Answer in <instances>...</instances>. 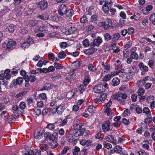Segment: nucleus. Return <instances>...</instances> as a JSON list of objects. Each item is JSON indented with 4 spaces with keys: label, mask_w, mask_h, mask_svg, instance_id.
<instances>
[{
    "label": "nucleus",
    "mask_w": 155,
    "mask_h": 155,
    "mask_svg": "<svg viewBox=\"0 0 155 155\" xmlns=\"http://www.w3.org/2000/svg\"><path fill=\"white\" fill-rule=\"evenodd\" d=\"M130 57L133 59L137 60L138 59V55L134 51H133L130 54Z\"/></svg>",
    "instance_id": "393cba45"
},
{
    "label": "nucleus",
    "mask_w": 155,
    "mask_h": 155,
    "mask_svg": "<svg viewBox=\"0 0 155 155\" xmlns=\"http://www.w3.org/2000/svg\"><path fill=\"white\" fill-rule=\"evenodd\" d=\"M85 132V130L84 128H82L81 129L76 128L73 130V133L75 136L77 137L80 136H82Z\"/></svg>",
    "instance_id": "20e7f679"
},
{
    "label": "nucleus",
    "mask_w": 155,
    "mask_h": 155,
    "mask_svg": "<svg viewBox=\"0 0 155 155\" xmlns=\"http://www.w3.org/2000/svg\"><path fill=\"white\" fill-rule=\"evenodd\" d=\"M129 55V52L127 50L123 51V57L125 58H127Z\"/></svg>",
    "instance_id": "79ce46f5"
},
{
    "label": "nucleus",
    "mask_w": 155,
    "mask_h": 155,
    "mask_svg": "<svg viewBox=\"0 0 155 155\" xmlns=\"http://www.w3.org/2000/svg\"><path fill=\"white\" fill-rule=\"evenodd\" d=\"M120 83V80L118 78H113L111 82V84L113 86H117Z\"/></svg>",
    "instance_id": "6ab92c4d"
},
{
    "label": "nucleus",
    "mask_w": 155,
    "mask_h": 155,
    "mask_svg": "<svg viewBox=\"0 0 155 155\" xmlns=\"http://www.w3.org/2000/svg\"><path fill=\"white\" fill-rule=\"evenodd\" d=\"M49 113L50 115H53L56 112L57 113V110L56 108H50L49 110Z\"/></svg>",
    "instance_id": "a19ab883"
},
{
    "label": "nucleus",
    "mask_w": 155,
    "mask_h": 155,
    "mask_svg": "<svg viewBox=\"0 0 155 155\" xmlns=\"http://www.w3.org/2000/svg\"><path fill=\"white\" fill-rule=\"evenodd\" d=\"M87 66L89 70L92 72H94L96 71L97 70V69L92 64H89L87 65Z\"/></svg>",
    "instance_id": "b1692460"
},
{
    "label": "nucleus",
    "mask_w": 155,
    "mask_h": 155,
    "mask_svg": "<svg viewBox=\"0 0 155 155\" xmlns=\"http://www.w3.org/2000/svg\"><path fill=\"white\" fill-rule=\"evenodd\" d=\"M105 112L108 116H109L112 113V111L110 108L107 107L106 108Z\"/></svg>",
    "instance_id": "3c124183"
},
{
    "label": "nucleus",
    "mask_w": 155,
    "mask_h": 155,
    "mask_svg": "<svg viewBox=\"0 0 155 155\" xmlns=\"http://www.w3.org/2000/svg\"><path fill=\"white\" fill-rule=\"evenodd\" d=\"M26 72L24 70H22L20 71V74L22 76H24V79L25 81V86L26 87H28L29 86V77L28 75L26 74Z\"/></svg>",
    "instance_id": "423d86ee"
},
{
    "label": "nucleus",
    "mask_w": 155,
    "mask_h": 155,
    "mask_svg": "<svg viewBox=\"0 0 155 155\" xmlns=\"http://www.w3.org/2000/svg\"><path fill=\"white\" fill-rule=\"evenodd\" d=\"M34 114H35L38 116H39V115L41 113V110L37 108H35L34 109Z\"/></svg>",
    "instance_id": "5fc2aeb1"
},
{
    "label": "nucleus",
    "mask_w": 155,
    "mask_h": 155,
    "mask_svg": "<svg viewBox=\"0 0 155 155\" xmlns=\"http://www.w3.org/2000/svg\"><path fill=\"white\" fill-rule=\"evenodd\" d=\"M111 20H108L102 22L101 23V25H100V26H103L104 28L105 29H107L111 25Z\"/></svg>",
    "instance_id": "9d476101"
},
{
    "label": "nucleus",
    "mask_w": 155,
    "mask_h": 155,
    "mask_svg": "<svg viewBox=\"0 0 155 155\" xmlns=\"http://www.w3.org/2000/svg\"><path fill=\"white\" fill-rule=\"evenodd\" d=\"M107 96V94L106 93H104L101 95L99 97L100 101L101 102H103L106 98Z\"/></svg>",
    "instance_id": "cd10ccee"
},
{
    "label": "nucleus",
    "mask_w": 155,
    "mask_h": 155,
    "mask_svg": "<svg viewBox=\"0 0 155 155\" xmlns=\"http://www.w3.org/2000/svg\"><path fill=\"white\" fill-rule=\"evenodd\" d=\"M43 60V58H41V59H40L37 64V66L39 67H41L43 65L42 60Z\"/></svg>",
    "instance_id": "052dcab7"
},
{
    "label": "nucleus",
    "mask_w": 155,
    "mask_h": 155,
    "mask_svg": "<svg viewBox=\"0 0 155 155\" xmlns=\"http://www.w3.org/2000/svg\"><path fill=\"white\" fill-rule=\"evenodd\" d=\"M54 67L56 69H60L63 67L60 66V64H58V63H54Z\"/></svg>",
    "instance_id": "69168bd1"
},
{
    "label": "nucleus",
    "mask_w": 155,
    "mask_h": 155,
    "mask_svg": "<svg viewBox=\"0 0 155 155\" xmlns=\"http://www.w3.org/2000/svg\"><path fill=\"white\" fill-rule=\"evenodd\" d=\"M48 145L51 149H54L58 146V143L56 141H51L48 142Z\"/></svg>",
    "instance_id": "4468645a"
},
{
    "label": "nucleus",
    "mask_w": 155,
    "mask_h": 155,
    "mask_svg": "<svg viewBox=\"0 0 155 155\" xmlns=\"http://www.w3.org/2000/svg\"><path fill=\"white\" fill-rule=\"evenodd\" d=\"M26 106V103L24 102H21L20 103V107L22 109H24L25 107Z\"/></svg>",
    "instance_id": "774afa93"
},
{
    "label": "nucleus",
    "mask_w": 155,
    "mask_h": 155,
    "mask_svg": "<svg viewBox=\"0 0 155 155\" xmlns=\"http://www.w3.org/2000/svg\"><path fill=\"white\" fill-rule=\"evenodd\" d=\"M152 121L153 118L151 117H148L145 119L144 122L145 123L149 124H150Z\"/></svg>",
    "instance_id": "49530a36"
},
{
    "label": "nucleus",
    "mask_w": 155,
    "mask_h": 155,
    "mask_svg": "<svg viewBox=\"0 0 155 155\" xmlns=\"http://www.w3.org/2000/svg\"><path fill=\"white\" fill-rule=\"evenodd\" d=\"M56 108L57 113L58 114H61L65 109V106L64 104H61L60 105L56 107Z\"/></svg>",
    "instance_id": "9b49d317"
},
{
    "label": "nucleus",
    "mask_w": 155,
    "mask_h": 155,
    "mask_svg": "<svg viewBox=\"0 0 155 155\" xmlns=\"http://www.w3.org/2000/svg\"><path fill=\"white\" fill-rule=\"evenodd\" d=\"M143 113L146 114L151 115V113L149 109L147 107H144L143 110Z\"/></svg>",
    "instance_id": "2f4dec72"
},
{
    "label": "nucleus",
    "mask_w": 155,
    "mask_h": 155,
    "mask_svg": "<svg viewBox=\"0 0 155 155\" xmlns=\"http://www.w3.org/2000/svg\"><path fill=\"white\" fill-rule=\"evenodd\" d=\"M23 79L22 78L19 77L16 79H14L12 81V83L14 85H16L17 84L20 85L23 82Z\"/></svg>",
    "instance_id": "ddd939ff"
},
{
    "label": "nucleus",
    "mask_w": 155,
    "mask_h": 155,
    "mask_svg": "<svg viewBox=\"0 0 155 155\" xmlns=\"http://www.w3.org/2000/svg\"><path fill=\"white\" fill-rule=\"evenodd\" d=\"M95 108L93 105H90L88 107V111L90 113L93 114L94 112Z\"/></svg>",
    "instance_id": "c9c22d12"
},
{
    "label": "nucleus",
    "mask_w": 155,
    "mask_h": 155,
    "mask_svg": "<svg viewBox=\"0 0 155 155\" xmlns=\"http://www.w3.org/2000/svg\"><path fill=\"white\" fill-rule=\"evenodd\" d=\"M73 12V11L72 9H69L63 15L65 17H68L66 18V19L71 18V17L72 15V12Z\"/></svg>",
    "instance_id": "f3484780"
},
{
    "label": "nucleus",
    "mask_w": 155,
    "mask_h": 155,
    "mask_svg": "<svg viewBox=\"0 0 155 155\" xmlns=\"http://www.w3.org/2000/svg\"><path fill=\"white\" fill-rule=\"evenodd\" d=\"M16 45V42L12 39L5 41L3 44V46L7 50H12L14 48Z\"/></svg>",
    "instance_id": "f257e3e1"
},
{
    "label": "nucleus",
    "mask_w": 155,
    "mask_h": 155,
    "mask_svg": "<svg viewBox=\"0 0 155 155\" xmlns=\"http://www.w3.org/2000/svg\"><path fill=\"white\" fill-rule=\"evenodd\" d=\"M27 93V92L26 91H23L22 92H21L18 94H16V97L17 98H19L20 97L24 95H25Z\"/></svg>",
    "instance_id": "8fccbe9b"
},
{
    "label": "nucleus",
    "mask_w": 155,
    "mask_h": 155,
    "mask_svg": "<svg viewBox=\"0 0 155 155\" xmlns=\"http://www.w3.org/2000/svg\"><path fill=\"white\" fill-rule=\"evenodd\" d=\"M58 134L57 133H54L53 134H51L50 135L48 139L49 141H56L57 140Z\"/></svg>",
    "instance_id": "a211bd4d"
},
{
    "label": "nucleus",
    "mask_w": 155,
    "mask_h": 155,
    "mask_svg": "<svg viewBox=\"0 0 155 155\" xmlns=\"http://www.w3.org/2000/svg\"><path fill=\"white\" fill-rule=\"evenodd\" d=\"M127 30L128 31V33L129 35L132 34L134 31V28L133 27L128 28Z\"/></svg>",
    "instance_id": "bf43d9fd"
},
{
    "label": "nucleus",
    "mask_w": 155,
    "mask_h": 155,
    "mask_svg": "<svg viewBox=\"0 0 155 155\" xmlns=\"http://www.w3.org/2000/svg\"><path fill=\"white\" fill-rule=\"evenodd\" d=\"M111 124L109 120H107L104 121L103 124L102 125V129L104 132H106L109 131L112 128Z\"/></svg>",
    "instance_id": "f03ea898"
},
{
    "label": "nucleus",
    "mask_w": 155,
    "mask_h": 155,
    "mask_svg": "<svg viewBox=\"0 0 155 155\" xmlns=\"http://www.w3.org/2000/svg\"><path fill=\"white\" fill-rule=\"evenodd\" d=\"M102 38L100 37H98L96 39H95L93 41V44L94 46H98L101 44L102 43Z\"/></svg>",
    "instance_id": "dca6fc26"
},
{
    "label": "nucleus",
    "mask_w": 155,
    "mask_h": 155,
    "mask_svg": "<svg viewBox=\"0 0 155 155\" xmlns=\"http://www.w3.org/2000/svg\"><path fill=\"white\" fill-rule=\"evenodd\" d=\"M105 40L106 41H109L111 39V36L108 33H107L104 35Z\"/></svg>",
    "instance_id": "09e8293b"
},
{
    "label": "nucleus",
    "mask_w": 155,
    "mask_h": 155,
    "mask_svg": "<svg viewBox=\"0 0 155 155\" xmlns=\"http://www.w3.org/2000/svg\"><path fill=\"white\" fill-rule=\"evenodd\" d=\"M102 65L103 66L104 69L107 71H108L110 69V65L107 64L106 63L103 62L101 63Z\"/></svg>",
    "instance_id": "473e14b6"
},
{
    "label": "nucleus",
    "mask_w": 155,
    "mask_h": 155,
    "mask_svg": "<svg viewBox=\"0 0 155 155\" xmlns=\"http://www.w3.org/2000/svg\"><path fill=\"white\" fill-rule=\"evenodd\" d=\"M123 123L125 125H127L130 124L129 120H127L125 118H124L122 120Z\"/></svg>",
    "instance_id": "0e129e2a"
},
{
    "label": "nucleus",
    "mask_w": 155,
    "mask_h": 155,
    "mask_svg": "<svg viewBox=\"0 0 155 155\" xmlns=\"http://www.w3.org/2000/svg\"><path fill=\"white\" fill-rule=\"evenodd\" d=\"M67 7L64 5H61L58 11L59 14L61 15H63L68 10Z\"/></svg>",
    "instance_id": "1a4fd4ad"
},
{
    "label": "nucleus",
    "mask_w": 155,
    "mask_h": 155,
    "mask_svg": "<svg viewBox=\"0 0 155 155\" xmlns=\"http://www.w3.org/2000/svg\"><path fill=\"white\" fill-rule=\"evenodd\" d=\"M38 98L41 100H45L47 99L46 94L45 93L40 94L38 95Z\"/></svg>",
    "instance_id": "c756f323"
},
{
    "label": "nucleus",
    "mask_w": 155,
    "mask_h": 155,
    "mask_svg": "<svg viewBox=\"0 0 155 155\" xmlns=\"http://www.w3.org/2000/svg\"><path fill=\"white\" fill-rule=\"evenodd\" d=\"M41 151L35 149L34 150L30 149V155H41Z\"/></svg>",
    "instance_id": "4be33fe9"
},
{
    "label": "nucleus",
    "mask_w": 155,
    "mask_h": 155,
    "mask_svg": "<svg viewBox=\"0 0 155 155\" xmlns=\"http://www.w3.org/2000/svg\"><path fill=\"white\" fill-rule=\"evenodd\" d=\"M125 23L124 20H120L119 22L118 23V26L121 27L126 25Z\"/></svg>",
    "instance_id": "864d4df0"
},
{
    "label": "nucleus",
    "mask_w": 155,
    "mask_h": 155,
    "mask_svg": "<svg viewBox=\"0 0 155 155\" xmlns=\"http://www.w3.org/2000/svg\"><path fill=\"white\" fill-rule=\"evenodd\" d=\"M41 128L38 127L35 130V138L36 139L38 138L40 136L42 135V133L41 132Z\"/></svg>",
    "instance_id": "2eb2a0df"
},
{
    "label": "nucleus",
    "mask_w": 155,
    "mask_h": 155,
    "mask_svg": "<svg viewBox=\"0 0 155 155\" xmlns=\"http://www.w3.org/2000/svg\"><path fill=\"white\" fill-rule=\"evenodd\" d=\"M106 140L113 143L115 145H117V140L116 138L112 135H108L106 138Z\"/></svg>",
    "instance_id": "f8f14e48"
},
{
    "label": "nucleus",
    "mask_w": 155,
    "mask_h": 155,
    "mask_svg": "<svg viewBox=\"0 0 155 155\" xmlns=\"http://www.w3.org/2000/svg\"><path fill=\"white\" fill-rule=\"evenodd\" d=\"M83 44L84 46L85 47H88L90 45L89 41L87 39H85L84 40L83 42Z\"/></svg>",
    "instance_id": "13d9d810"
},
{
    "label": "nucleus",
    "mask_w": 155,
    "mask_h": 155,
    "mask_svg": "<svg viewBox=\"0 0 155 155\" xmlns=\"http://www.w3.org/2000/svg\"><path fill=\"white\" fill-rule=\"evenodd\" d=\"M38 5L41 10L46 9L48 7V3L45 0H44L40 2Z\"/></svg>",
    "instance_id": "6e6552de"
},
{
    "label": "nucleus",
    "mask_w": 155,
    "mask_h": 155,
    "mask_svg": "<svg viewBox=\"0 0 155 155\" xmlns=\"http://www.w3.org/2000/svg\"><path fill=\"white\" fill-rule=\"evenodd\" d=\"M85 144L86 146L87 147L91 146H93L92 141L90 140H86V142Z\"/></svg>",
    "instance_id": "6e6d98bb"
},
{
    "label": "nucleus",
    "mask_w": 155,
    "mask_h": 155,
    "mask_svg": "<svg viewBox=\"0 0 155 155\" xmlns=\"http://www.w3.org/2000/svg\"><path fill=\"white\" fill-rule=\"evenodd\" d=\"M47 27H48L47 25H43V26H38L36 28V30H35V31H37V30H38V31H45L47 30Z\"/></svg>",
    "instance_id": "aec40b11"
},
{
    "label": "nucleus",
    "mask_w": 155,
    "mask_h": 155,
    "mask_svg": "<svg viewBox=\"0 0 155 155\" xmlns=\"http://www.w3.org/2000/svg\"><path fill=\"white\" fill-rule=\"evenodd\" d=\"M37 92H35L31 96V97L30 98V102L32 103L33 99H36V98Z\"/></svg>",
    "instance_id": "de8ad7c7"
},
{
    "label": "nucleus",
    "mask_w": 155,
    "mask_h": 155,
    "mask_svg": "<svg viewBox=\"0 0 155 155\" xmlns=\"http://www.w3.org/2000/svg\"><path fill=\"white\" fill-rule=\"evenodd\" d=\"M28 43L29 42L28 41H27L26 42H24L21 45L22 48L24 49L26 48H28L29 44Z\"/></svg>",
    "instance_id": "338daca9"
},
{
    "label": "nucleus",
    "mask_w": 155,
    "mask_h": 155,
    "mask_svg": "<svg viewBox=\"0 0 155 155\" xmlns=\"http://www.w3.org/2000/svg\"><path fill=\"white\" fill-rule=\"evenodd\" d=\"M52 88L51 84H45L44 85L43 87L41 88L40 91H42L44 90H48Z\"/></svg>",
    "instance_id": "5701e85b"
},
{
    "label": "nucleus",
    "mask_w": 155,
    "mask_h": 155,
    "mask_svg": "<svg viewBox=\"0 0 155 155\" xmlns=\"http://www.w3.org/2000/svg\"><path fill=\"white\" fill-rule=\"evenodd\" d=\"M86 87L83 84H81L79 87V90L80 93L82 94L86 89Z\"/></svg>",
    "instance_id": "c85d7f7f"
},
{
    "label": "nucleus",
    "mask_w": 155,
    "mask_h": 155,
    "mask_svg": "<svg viewBox=\"0 0 155 155\" xmlns=\"http://www.w3.org/2000/svg\"><path fill=\"white\" fill-rule=\"evenodd\" d=\"M55 128V125L54 123H48L46 126V128L49 130H53Z\"/></svg>",
    "instance_id": "7c9ffc66"
},
{
    "label": "nucleus",
    "mask_w": 155,
    "mask_h": 155,
    "mask_svg": "<svg viewBox=\"0 0 155 155\" xmlns=\"http://www.w3.org/2000/svg\"><path fill=\"white\" fill-rule=\"evenodd\" d=\"M120 37V35L119 33L115 34L111 36V40L114 42L116 41L119 40Z\"/></svg>",
    "instance_id": "412c9836"
},
{
    "label": "nucleus",
    "mask_w": 155,
    "mask_h": 155,
    "mask_svg": "<svg viewBox=\"0 0 155 155\" xmlns=\"http://www.w3.org/2000/svg\"><path fill=\"white\" fill-rule=\"evenodd\" d=\"M127 97V95L126 94L121 93L120 92H118L113 95V99H116L119 101L121 99H126Z\"/></svg>",
    "instance_id": "7ed1b4c3"
},
{
    "label": "nucleus",
    "mask_w": 155,
    "mask_h": 155,
    "mask_svg": "<svg viewBox=\"0 0 155 155\" xmlns=\"http://www.w3.org/2000/svg\"><path fill=\"white\" fill-rule=\"evenodd\" d=\"M7 28L8 31L10 32H13L15 29V26L12 25H11L8 26Z\"/></svg>",
    "instance_id": "72a5a7b5"
},
{
    "label": "nucleus",
    "mask_w": 155,
    "mask_h": 155,
    "mask_svg": "<svg viewBox=\"0 0 155 155\" xmlns=\"http://www.w3.org/2000/svg\"><path fill=\"white\" fill-rule=\"evenodd\" d=\"M135 110L136 113L138 114H140L143 111V110L141 107H139V106H137L135 108Z\"/></svg>",
    "instance_id": "c03bdc74"
},
{
    "label": "nucleus",
    "mask_w": 155,
    "mask_h": 155,
    "mask_svg": "<svg viewBox=\"0 0 155 155\" xmlns=\"http://www.w3.org/2000/svg\"><path fill=\"white\" fill-rule=\"evenodd\" d=\"M84 53L87 54H92L94 53V51H92V48L89 49L84 51Z\"/></svg>",
    "instance_id": "603ef678"
},
{
    "label": "nucleus",
    "mask_w": 155,
    "mask_h": 155,
    "mask_svg": "<svg viewBox=\"0 0 155 155\" xmlns=\"http://www.w3.org/2000/svg\"><path fill=\"white\" fill-rule=\"evenodd\" d=\"M102 7L103 11L105 13H107L108 12L109 10V8L107 5L104 4L102 6Z\"/></svg>",
    "instance_id": "4c0bfd02"
},
{
    "label": "nucleus",
    "mask_w": 155,
    "mask_h": 155,
    "mask_svg": "<svg viewBox=\"0 0 155 155\" xmlns=\"http://www.w3.org/2000/svg\"><path fill=\"white\" fill-rule=\"evenodd\" d=\"M145 92V90L143 88H141L138 89L137 91L138 96L143 95Z\"/></svg>",
    "instance_id": "e433bc0d"
},
{
    "label": "nucleus",
    "mask_w": 155,
    "mask_h": 155,
    "mask_svg": "<svg viewBox=\"0 0 155 155\" xmlns=\"http://www.w3.org/2000/svg\"><path fill=\"white\" fill-rule=\"evenodd\" d=\"M20 70L19 67H16L13 68L12 70L11 73L12 74H15L18 73L19 70Z\"/></svg>",
    "instance_id": "ea45409f"
},
{
    "label": "nucleus",
    "mask_w": 155,
    "mask_h": 155,
    "mask_svg": "<svg viewBox=\"0 0 155 155\" xmlns=\"http://www.w3.org/2000/svg\"><path fill=\"white\" fill-rule=\"evenodd\" d=\"M93 91L94 92L98 94H100L104 91V89L103 88V86L100 84L95 86L93 89Z\"/></svg>",
    "instance_id": "0eeeda50"
},
{
    "label": "nucleus",
    "mask_w": 155,
    "mask_h": 155,
    "mask_svg": "<svg viewBox=\"0 0 155 155\" xmlns=\"http://www.w3.org/2000/svg\"><path fill=\"white\" fill-rule=\"evenodd\" d=\"M142 145L143 148L147 150H149L150 148L149 143L148 141H146L145 142H143L142 143Z\"/></svg>",
    "instance_id": "a878e982"
},
{
    "label": "nucleus",
    "mask_w": 155,
    "mask_h": 155,
    "mask_svg": "<svg viewBox=\"0 0 155 155\" xmlns=\"http://www.w3.org/2000/svg\"><path fill=\"white\" fill-rule=\"evenodd\" d=\"M103 145L105 148L108 149H110L112 147V145L111 144L107 142L103 143Z\"/></svg>",
    "instance_id": "58836bf2"
},
{
    "label": "nucleus",
    "mask_w": 155,
    "mask_h": 155,
    "mask_svg": "<svg viewBox=\"0 0 155 155\" xmlns=\"http://www.w3.org/2000/svg\"><path fill=\"white\" fill-rule=\"evenodd\" d=\"M111 78V75L108 74L105 75L103 79V81H109Z\"/></svg>",
    "instance_id": "37998d69"
},
{
    "label": "nucleus",
    "mask_w": 155,
    "mask_h": 155,
    "mask_svg": "<svg viewBox=\"0 0 155 155\" xmlns=\"http://www.w3.org/2000/svg\"><path fill=\"white\" fill-rule=\"evenodd\" d=\"M155 61L154 60H150L148 63V64L149 66L151 68H152L154 65Z\"/></svg>",
    "instance_id": "4d7b16f0"
},
{
    "label": "nucleus",
    "mask_w": 155,
    "mask_h": 155,
    "mask_svg": "<svg viewBox=\"0 0 155 155\" xmlns=\"http://www.w3.org/2000/svg\"><path fill=\"white\" fill-rule=\"evenodd\" d=\"M90 81L91 79H90L89 77H85L83 81V84L86 87L89 84Z\"/></svg>",
    "instance_id": "bb28decb"
},
{
    "label": "nucleus",
    "mask_w": 155,
    "mask_h": 155,
    "mask_svg": "<svg viewBox=\"0 0 155 155\" xmlns=\"http://www.w3.org/2000/svg\"><path fill=\"white\" fill-rule=\"evenodd\" d=\"M132 42L130 41L128 42L125 46V48L127 49L130 48L132 45Z\"/></svg>",
    "instance_id": "680f3d73"
},
{
    "label": "nucleus",
    "mask_w": 155,
    "mask_h": 155,
    "mask_svg": "<svg viewBox=\"0 0 155 155\" xmlns=\"http://www.w3.org/2000/svg\"><path fill=\"white\" fill-rule=\"evenodd\" d=\"M58 57L59 58L62 59L64 58L66 55L64 51L59 52L58 54Z\"/></svg>",
    "instance_id": "f704fd0d"
},
{
    "label": "nucleus",
    "mask_w": 155,
    "mask_h": 155,
    "mask_svg": "<svg viewBox=\"0 0 155 155\" xmlns=\"http://www.w3.org/2000/svg\"><path fill=\"white\" fill-rule=\"evenodd\" d=\"M132 101L133 102H136L137 100V96L136 94H132L131 96Z\"/></svg>",
    "instance_id": "a18cd8bd"
},
{
    "label": "nucleus",
    "mask_w": 155,
    "mask_h": 155,
    "mask_svg": "<svg viewBox=\"0 0 155 155\" xmlns=\"http://www.w3.org/2000/svg\"><path fill=\"white\" fill-rule=\"evenodd\" d=\"M60 46L62 48H65L67 46V44L66 42H63L60 43Z\"/></svg>",
    "instance_id": "e2e57ef3"
},
{
    "label": "nucleus",
    "mask_w": 155,
    "mask_h": 155,
    "mask_svg": "<svg viewBox=\"0 0 155 155\" xmlns=\"http://www.w3.org/2000/svg\"><path fill=\"white\" fill-rule=\"evenodd\" d=\"M138 67L140 70L141 71V74L143 75L145 74L148 70L147 66L145 65L144 63L142 62H140L138 64Z\"/></svg>",
    "instance_id": "39448f33"
}]
</instances>
